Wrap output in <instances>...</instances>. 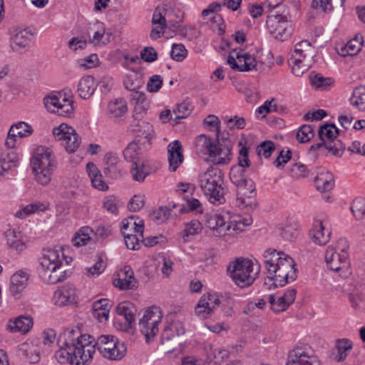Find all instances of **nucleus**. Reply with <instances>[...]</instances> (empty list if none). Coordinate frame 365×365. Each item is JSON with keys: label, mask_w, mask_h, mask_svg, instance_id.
<instances>
[{"label": "nucleus", "mask_w": 365, "mask_h": 365, "mask_svg": "<svg viewBox=\"0 0 365 365\" xmlns=\"http://www.w3.org/2000/svg\"><path fill=\"white\" fill-rule=\"evenodd\" d=\"M117 343V338L113 335H101L95 341L89 334H81L79 329H67L62 332L57 339L59 347L55 357L61 364L71 365H87L93 357L97 349L101 354L110 360H120L127 352L125 344H118V352L115 355L110 350Z\"/></svg>", "instance_id": "nucleus-1"}, {"label": "nucleus", "mask_w": 365, "mask_h": 365, "mask_svg": "<svg viewBox=\"0 0 365 365\" xmlns=\"http://www.w3.org/2000/svg\"><path fill=\"white\" fill-rule=\"evenodd\" d=\"M263 264L269 274L265 279L264 284L283 287L297 279V268L294 260L283 252L268 249L263 255Z\"/></svg>", "instance_id": "nucleus-2"}, {"label": "nucleus", "mask_w": 365, "mask_h": 365, "mask_svg": "<svg viewBox=\"0 0 365 365\" xmlns=\"http://www.w3.org/2000/svg\"><path fill=\"white\" fill-rule=\"evenodd\" d=\"M198 182L210 202L218 205L225 202L227 189L225 187L224 173L220 168L210 166L199 175Z\"/></svg>", "instance_id": "nucleus-3"}, {"label": "nucleus", "mask_w": 365, "mask_h": 365, "mask_svg": "<svg viewBox=\"0 0 365 365\" xmlns=\"http://www.w3.org/2000/svg\"><path fill=\"white\" fill-rule=\"evenodd\" d=\"M196 143L198 146L206 150L215 164H227L231 160L233 143L228 133L216 135L215 139L206 135H200L196 138Z\"/></svg>", "instance_id": "nucleus-4"}, {"label": "nucleus", "mask_w": 365, "mask_h": 365, "mask_svg": "<svg viewBox=\"0 0 365 365\" xmlns=\"http://www.w3.org/2000/svg\"><path fill=\"white\" fill-rule=\"evenodd\" d=\"M30 164L36 180L42 185H46L51 182L57 168V161L53 151L45 146L35 149Z\"/></svg>", "instance_id": "nucleus-5"}, {"label": "nucleus", "mask_w": 365, "mask_h": 365, "mask_svg": "<svg viewBox=\"0 0 365 365\" xmlns=\"http://www.w3.org/2000/svg\"><path fill=\"white\" fill-rule=\"evenodd\" d=\"M69 264L71 258L64 255L61 250L46 249L43 250V256L39 264L43 271L42 277L50 284H56L66 279L65 270L63 269V262Z\"/></svg>", "instance_id": "nucleus-6"}, {"label": "nucleus", "mask_w": 365, "mask_h": 365, "mask_svg": "<svg viewBox=\"0 0 365 365\" xmlns=\"http://www.w3.org/2000/svg\"><path fill=\"white\" fill-rule=\"evenodd\" d=\"M349 245L345 239H339L335 246H329L325 253V262L330 270L339 272L342 278H347L351 273L348 258Z\"/></svg>", "instance_id": "nucleus-7"}, {"label": "nucleus", "mask_w": 365, "mask_h": 365, "mask_svg": "<svg viewBox=\"0 0 365 365\" xmlns=\"http://www.w3.org/2000/svg\"><path fill=\"white\" fill-rule=\"evenodd\" d=\"M254 263L249 259L237 258L230 263L227 271L235 283L240 287H245L253 284L260 271L259 265L254 267Z\"/></svg>", "instance_id": "nucleus-8"}, {"label": "nucleus", "mask_w": 365, "mask_h": 365, "mask_svg": "<svg viewBox=\"0 0 365 365\" xmlns=\"http://www.w3.org/2000/svg\"><path fill=\"white\" fill-rule=\"evenodd\" d=\"M315 49L312 44L303 40L295 45L291 56L292 73L296 76H301L314 63Z\"/></svg>", "instance_id": "nucleus-9"}, {"label": "nucleus", "mask_w": 365, "mask_h": 365, "mask_svg": "<svg viewBox=\"0 0 365 365\" xmlns=\"http://www.w3.org/2000/svg\"><path fill=\"white\" fill-rule=\"evenodd\" d=\"M267 26L275 38L285 41L291 36L293 31L292 24L286 16L282 14H271L267 16Z\"/></svg>", "instance_id": "nucleus-10"}, {"label": "nucleus", "mask_w": 365, "mask_h": 365, "mask_svg": "<svg viewBox=\"0 0 365 365\" xmlns=\"http://www.w3.org/2000/svg\"><path fill=\"white\" fill-rule=\"evenodd\" d=\"M237 187L236 205L241 209H254L257 206L255 185L252 180H244L243 183L235 185Z\"/></svg>", "instance_id": "nucleus-11"}, {"label": "nucleus", "mask_w": 365, "mask_h": 365, "mask_svg": "<svg viewBox=\"0 0 365 365\" xmlns=\"http://www.w3.org/2000/svg\"><path fill=\"white\" fill-rule=\"evenodd\" d=\"M185 333L183 324L180 321H174L167 326L160 337L161 344L164 350L171 353L176 349V346L180 344L179 336Z\"/></svg>", "instance_id": "nucleus-12"}, {"label": "nucleus", "mask_w": 365, "mask_h": 365, "mask_svg": "<svg viewBox=\"0 0 365 365\" xmlns=\"http://www.w3.org/2000/svg\"><path fill=\"white\" fill-rule=\"evenodd\" d=\"M182 15L175 14V11L170 6L165 5L162 8L157 7L152 18L153 24H158L161 26L177 29L182 22Z\"/></svg>", "instance_id": "nucleus-13"}, {"label": "nucleus", "mask_w": 365, "mask_h": 365, "mask_svg": "<svg viewBox=\"0 0 365 365\" xmlns=\"http://www.w3.org/2000/svg\"><path fill=\"white\" fill-rule=\"evenodd\" d=\"M43 102L48 111L56 113L58 115L69 116L73 110V101L65 97L52 95L45 97Z\"/></svg>", "instance_id": "nucleus-14"}, {"label": "nucleus", "mask_w": 365, "mask_h": 365, "mask_svg": "<svg viewBox=\"0 0 365 365\" xmlns=\"http://www.w3.org/2000/svg\"><path fill=\"white\" fill-rule=\"evenodd\" d=\"M221 301L216 293H205L195 306V314L202 319L210 317L215 309L220 306Z\"/></svg>", "instance_id": "nucleus-15"}, {"label": "nucleus", "mask_w": 365, "mask_h": 365, "mask_svg": "<svg viewBox=\"0 0 365 365\" xmlns=\"http://www.w3.org/2000/svg\"><path fill=\"white\" fill-rule=\"evenodd\" d=\"M286 365H320V363L305 348L297 346L289 351Z\"/></svg>", "instance_id": "nucleus-16"}, {"label": "nucleus", "mask_w": 365, "mask_h": 365, "mask_svg": "<svg viewBox=\"0 0 365 365\" xmlns=\"http://www.w3.org/2000/svg\"><path fill=\"white\" fill-rule=\"evenodd\" d=\"M227 63L232 69L240 72L251 71L257 63L256 58L247 53H236L235 56L230 53L227 58Z\"/></svg>", "instance_id": "nucleus-17"}, {"label": "nucleus", "mask_w": 365, "mask_h": 365, "mask_svg": "<svg viewBox=\"0 0 365 365\" xmlns=\"http://www.w3.org/2000/svg\"><path fill=\"white\" fill-rule=\"evenodd\" d=\"M29 277L30 274L24 269L16 271L11 277L9 292L16 299L22 297V293L28 285Z\"/></svg>", "instance_id": "nucleus-18"}, {"label": "nucleus", "mask_w": 365, "mask_h": 365, "mask_svg": "<svg viewBox=\"0 0 365 365\" xmlns=\"http://www.w3.org/2000/svg\"><path fill=\"white\" fill-rule=\"evenodd\" d=\"M206 226L215 232L217 236L225 235L230 228L231 225L227 222L225 216L221 213L211 212L205 215Z\"/></svg>", "instance_id": "nucleus-19"}, {"label": "nucleus", "mask_w": 365, "mask_h": 365, "mask_svg": "<svg viewBox=\"0 0 365 365\" xmlns=\"http://www.w3.org/2000/svg\"><path fill=\"white\" fill-rule=\"evenodd\" d=\"M103 163L106 165L103 169L104 174L112 179L122 177V169L120 166V159L116 153L110 151L105 154Z\"/></svg>", "instance_id": "nucleus-20"}, {"label": "nucleus", "mask_w": 365, "mask_h": 365, "mask_svg": "<svg viewBox=\"0 0 365 365\" xmlns=\"http://www.w3.org/2000/svg\"><path fill=\"white\" fill-rule=\"evenodd\" d=\"M168 160L169 163V170L175 172L182 163L184 156L182 154V148L181 143L175 140L170 143L168 145Z\"/></svg>", "instance_id": "nucleus-21"}, {"label": "nucleus", "mask_w": 365, "mask_h": 365, "mask_svg": "<svg viewBox=\"0 0 365 365\" xmlns=\"http://www.w3.org/2000/svg\"><path fill=\"white\" fill-rule=\"evenodd\" d=\"M331 234V230L325 228L322 220H316L313 222L309 235L315 244L324 245L329 242Z\"/></svg>", "instance_id": "nucleus-22"}, {"label": "nucleus", "mask_w": 365, "mask_h": 365, "mask_svg": "<svg viewBox=\"0 0 365 365\" xmlns=\"http://www.w3.org/2000/svg\"><path fill=\"white\" fill-rule=\"evenodd\" d=\"M115 287L120 289H134L138 287V280L134 276V272L130 267H125L120 270L119 278L113 281Z\"/></svg>", "instance_id": "nucleus-23"}, {"label": "nucleus", "mask_w": 365, "mask_h": 365, "mask_svg": "<svg viewBox=\"0 0 365 365\" xmlns=\"http://www.w3.org/2000/svg\"><path fill=\"white\" fill-rule=\"evenodd\" d=\"M75 297V287L71 284H65L54 292L53 299L56 305L62 307L72 303Z\"/></svg>", "instance_id": "nucleus-24"}, {"label": "nucleus", "mask_w": 365, "mask_h": 365, "mask_svg": "<svg viewBox=\"0 0 365 365\" xmlns=\"http://www.w3.org/2000/svg\"><path fill=\"white\" fill-rule=\"evenodd\" d=\"M115 310L118 315L123 317L125 321L124 330L129 332L132 329L136 312L134 304L130 302L125 301L118 304Z\"/></svg>", "instance_id": "nucleus-25"}, {"label": "nucleus", "mask_w": 365, "mask_h": 365, "mask_svg": "<svg viewBox=\"0 0 365 365\" xmlns=\"http://www.w3.org/2000/svg\"><path fill=\"white\" fill-rule=\"evenodd\" d=\"M353 348V343L348 339H337L332 349L331 357L336 362H342Z\"/></svg>", "instance_id": "nucleus-26"}, {"label": "nucleus", "mask_w": 365, "mask_h": 365, "mask_svg": "<svg viewBox=\"0 0 365 365\" xmlns=\"http://www.w3.org/2000/svg\"><path fill=\"white\" fill-rule=\"evenodd\" d=\"M31 34L26 29L18 31L10 39V46L15 52L21 53V50H28L31 42Z\"/></svg>", "instance_id": "nucleus-27"}, {"label": "nucleus", "mask_w": 365, "mask_h": 365, "mask_svg": "<svg viewBox=\"0 0 365 365\" xmlns=\"http://www.w3.org/2000/svg\"><path fill=\"white\" fill-rule=\"evenodd\" d=\"M97 88V83L91 76H86L80 80L77 92L83 99H88L94 93Z\"/></svg>", "instance_id": "nucleus-28"}, {"label": "nucleus", "mask_w": 365, "mask_h": 365, "mask_svg": "<svg viewBox=\"0 0 365 365\" xmlns=\"http://www.w3.org/2000/svg\"><path fill=\"white\" fill-rule=\"evenodd\" d=\"M33 324L32 319L29 317L20 316L14 320L9 322L7 329L12 333H27Z\"/></svg>", "instance_id": "nucleus-29"}, {"label": "nucleus", "mask_w": 365, "mask_h": 365, "mask_svg": "<svg viewBox=\"0 0 365 365\" xmlns=\"http://www.w3.org/2000/svg\"><path fill=\"white\" fill-rule=\"evenodd\" d=\"M112 304L108 299H101L93 304V315L95 318L102 322L108 320Z\"/></svg>", "instance_id": "nucleus-30"}, {"label": "nucleus", "mask_w": 365, "mask_h": 365, "mask_svg": "<svg viewBox=\"0 0 365 365\" xmlns=\"http://www.w3.org/2000/svg\"><path fill=\"white\" fill-rule=\"evenodd\" d=\"M86 167L93 186L99 190H106L108 186L103 181V175L96 165L93 163H88Z\"/></svg>", "instance_id": "nucleus-31"}, {"label": "nucleus", "mask_w": 365, "mask_h": 365, "mask_svg": "<svg viewBox=\"0 0 365 365\" xmlns=\"http://www.w3.org/2000/svg\"><path fill=\"white\" fill-rule=\"evenodd\" d=\"M142 321L146 322V324L153 325L151 328L153 334H157L158 332V324L162 320V314L157 307L149 308L145 312Z\"/></svg>", "instance_id": "nucleus-32"}, {"label": "nucleus", "mask_w": 365, "mask_h": 365, "mask_svg": "<svg viewBox=\"0 0 365 365\" xmlns=\"http://www.w3.org/2000/svg\"><path fill=\"white\" fill-rule=\"evenodd\" d=\"M316 188L323 192L331 190L334 185L333 176L329 171L322 172L314 178Z\"/></svg>", "instance_id": "nucleus-33"}, {"label": "nucleus", "mask_w": 365, "mask_h": 365, "mask_svg": "<svg viewBox=\"0 0 365 365\" xmlns=\"http://www.w3.org/2000/svg\"><path fill=\"white\" fill-rule=\"evenodd\" d=\"M128 111L126 102L122 99H115L108 103L107 112L110 118H118L125 114Z\"/></svg>", "instance_id": "nucleus-34"}, {"label": "nucleus", "mask_w": 365, "mask_h": 365, "mask_svg": "<svg viewBox=\"0 0 365 365\" xmlns=\"http://www.w3.org/2000/svg\"><path fill=\"white\" fill-rule=\"evenodd\" d=\"M362 45V36H356L354 39L349 41L347 43L341 48L339 54L343 56L356 55L361 51Z\"/></svg>", "instance_id": "nucleus-35"}, {"label": "nucleus", "mask_w": 365, "mask_h": 365, "mask_svg": "<svg viewBox=\"0 0 365 365\" xmlns=\"http://www.w3.org/2000/svg\"><path fill=\"white\" fill-rule=\"evenodd\" d=\"M6 238L8 246L18 252H21L26 249V243L22 240L19 239L17 233L14 230L9 229L4 233Z\"/></svg>", "instance_id": "nucleus-36"}, {"label": "nucleus", "mask_w": 365, "mask_h": 365, "mask_svg": "<svg viewBox=\"0 0 365 365\" xmlns=\"http://www.w3.org/2000/svg\"><path fill=\"white\" fill-rule=\"evenodd\" d=\"M131 97L132 100L135 101L136 104L134 108L133 116L135 118H138V115H140L142 112H145L147 109V106H148L146 96L145 93L135 90V91H133Z\"/></svg>", "instance_id": "nucleus-37"}, {"label": "nucleus", "mask_w": 365, "mask_h": 365, "mask_svg": "<svg viewBox=\"0 0 365 365\" xmlns=\"http://www.w3.org/2000/svg\"><path fill=\"white\" fill-rule=\"evenodd\" d=\"M32 133V127L24 121L12 125L9 129V135L13 137L25 138L31 135Z\"/></svg>", "instance_id": "nucleus-38"}, {"label": "nucleus", "mask_w": 365, "mask_h": 365, "mask_svg": "<svg viewBox=\"0 0 365 365\" xmlns=\"http://www.w3.org/2000/svg\"><path fill=\"white\" fill-rule=\"evenodd\" d=\"M280 236L287 241H293L299 235V225L296 222H289L279 229Z\"/></svg>", "instance_id": "nucleus-39"}, {"label": "nucleus", "mask_w": 365, "mask_h": 365, "mask_svg": "<svg viewBox=\"0 0 365 365\" xmlns=\"http://www.w3.org/2000/svg\"><path fill=\"white\" fill-rule=\"evenodd\" d=\"M338 133L339 130L333 123H326L322 125L318 131L319 139L327 142H331L334 138H336Z\"/></svg>", "instance_id": "nucleus-40"}, {"label": "nucleus", "mask_w": 365, "mask_h": 365, "mask_svg": "<svg viewBox=\"0 0 365 365\" xmlns=\"http://www.w3.org/2000/svg\"><path fill=\"white\" fill-rule=\"evenodd\" d=\"M350 102L359 110L365 108V86H360L354 89Z\"/></svg>", "instance_id": "nucleus-41"}, {"label": "nucleus", "mask_w": 365, "mask_h": 365, "mask_svg": "<svg viewBox=\"0 0 365 365\" xmlns=\"http://www.w3.org/2000/svg\"><path fill=\"white\" fill-rule=\"evenodd\" d=\"M130 173L133 180L142 182L149 175L148 170L145 169L144 162L143 160L136 161L132 164Z\"/></svg>", "instance_id": "nucleus-42"}, {"label": "nucleus", "mask_w": 365, "mask_h": 365, "mask_svg": "<svg viewBox=\"0 0 365 365\" xmlns=\"http://www.w3.org/2000/svg\"><path fill=\"white\" fill-rule=\"evenodd\" d=\"M47 209V207L45 206L43 203L38 202V203H31L29 205H27L26 206L24 207L19 211H17L15 214V217L24 219L29 215L36 212V211H43Z\"/></svg>", "instance_id": "nucleus-43"}, {"label": "nucleus", "mask_w": 365, "mask_h": 365, "mask_svg": "<svg viewBox=\"0 0 365 365\" xmlns=\"http://www.w3.org/2000/svg\"><path fill=\"white\" fill-rule=\"evenodd\" d=\"M309 78L312 86L322 90H327L334 83V80L332 78H324L321 74L311 73Z\"/></svg>", "instance_id": "nucleus-44"}, {"label": "nucleus", "mask_w": 365, "mask_h": 365, "mask_svg": "<svg viewBox=\"0 0 365 365\" xmlns=\"http://www.w3.org/2000/svg\"><path fill=\"white\" fill-rule=\"evenodd\" d=\"M125 88L130 91L138 90L143 84L142 78L136 73L127 75L123 81Z\"/></svg>", "instance_id": "nucleus-45"}, {"label": "nucleus", "mask_w": 365, "mask_h": 365, "mask_svg": "<svg viewBox=\"0 0 365 365\" xmlns=\"http://www.w3.org/2000/svg\"><path fill=\"white\" fill-rule=\"evenodd\" d=\"M194 211L197 213H202L203 209L201 202L197 199L192 197L187 199L186 203L180 207L179 213H187Z\"/></svg>", "instance_id": "nucleus-46"}, {"label": "nucleus", "mask_w": 365, "mask_h": 365, "mask_svg": "<svg viewBox=\"0 0 365 365\" xmlns=\"http://www.w3.org/2000/svg\"><path fill=\"white\" fill-rule=\"evenodd\" d=\"M138 150L139 145L136 142L133 141L130 143L123 150L125 160L133 163L136 161H140L141 160L138 158Z\"/></svg>", "instance_id": "nucleus-47"}, {"label": "nucleus", "mask_w": 365, "mask_h": 365, "mask_svg": "<svg viewBox=\"0 0 365 365\" xmlns=\"http://www.w3.org/2000/svg\"><path fill=\"white\" fill-rule=\"evenodd\" d=\"M230 178L234 185L243 183L244 180L249 179L245 175V169L242 168L240 165H235L231 168Z\"/></svg>", "instance_id": "nucleus-48"}, {"label": "nucleus", "mask_w": 365, "mask_h": 365, "mask_svg": "<svg viewBox=\"0 0 365 365\" xmlns=\"http://www.w3.org/2000/svg\"><path fill=\"white\" fill-rule=\"evenodd\" d=\"M21 349L24 351L26 358L31 364L37 363L40 360V350L34 345L23 344Z\"/></svg>", "instance_id": "nucleus-49"}, {"label": "nucleus", "mask_w": 365, "mask_h": 365, "mask_svg": "<svg viewBox=\"0 0 365 365\" xmlns=\"http://www.w3.org/2000/svg\"><path fill=\"white\" fill-rule=\"evenodd\" d=\"M123 236L125 244L128 249L132 250H138L140 249L141 238L139 236V233L135 232V234H133L123 231Z\"/></svg>", "instance_id": "nucleus-50"}, {"label": "nucleus", "mask_w": 365, "mask_h": 365, "mask_svg": "<svg viewBox=\"0 0 365 365\" xmlns=\"http://www.w3.org/2000/svg\"><path fill=\"white\" fill-rule=\"evenodd\" d=\"M314 137V129L311 125H303L297 133V139L301 143H307Z\"/></svg>", "instance_id": "nucleus-51"}, {"label": "nucleus", "mask_w": 365, "mask_h": 365, "mask_svg": "<svg viewBox=\"0 0 365 365\" xmlns=\"http://www.w3.org/2000/svg\"><path fill=\"white\" fill-rule=\"evenodd\" d=\"M73 132H74V129L65 123H62L58 127L53 129V134L58 140L66 141L67 137H69Z\"/></svg>", "instance_id": "nucleus-52"}, {"label": "nucleus", "mask_w": 365, "mask_h": 365, "mask_svg": "<svg viewBox=\"0 0 365 365\" xmlns=\"http://www.w3.org/2000/svg\"><path fill=\"white\" fill-rule=\"evenodd\" d=\"M190 104L188 102L184 101L181 103H179L173 109V114H175L173 120L178 121L180 119L185 118L190 115Z\"/></svg>", "instance_id": "nucleus-53"}, {"label": "nucleus", "mask_w": 365, "mask_h": 365, "mask_svg": "<svg viewBox=\"0 0 365 365\" xmlns=\"http://www.w3.org/2000/svg\"><path fill=\"white\" fill-rule=\"evenodd\" d=\"M351 210L356 219L363 218L365 215V199L364 197H356L354 199L351 206Z\"/></svg>", "instance_id": "nucleus-54"}, {"label": "nucleus", "mask_w": 365, "mask_h": 365, "mask_svg": "<svg viewBox=\"0 0 365 365\" xmlns=\"http://www.w3.org/2000/svg\"><path fill=\"white\" fill-rule=\"evenodd\" d=\"M202 229L201 222L197 220H193L190 222L185 224V229L184 230L183 238L187 240L190 236H194L198 234Z\"/></svg>", "instance_id": "nucleus-55"}, {"label": "nucleus", "mask_w": 365, "mask_h": 365, "mask_svg": "<svg viewBox=\"0 0 365 365\" xmlns=\"http://www.w3.org/2000/svg\"><path fill=\"white\" fill-rule=\"evenodd\" d=\"M171 58L176 61H182L187 56V51L182 43H173L170 52Z\"/></svg>", "instance_id": "nucleus-56"}, {"label": "nucleus", "mask_w": 365, "mask_h": 365, "mask_svg": "<svg viewBox=\"0 0 365 365\" xmlns=\"http://www.w3.org/2000/svg\"><path fill=\"white\" fill-rule=\"evenodd\" d=\"M80 144L81 138L74 130V132H73L69 137H67V139L65 141V148L67 152L73 153L77 150Z\"/></svg>", "instance_id": "nucleus-57"}, {"label": "nucleus", "mask_w": 365, "mask_h": 365, "mask_svg": "<svg viewBox=\"0 0 365 365\" xmlns=\"http://www.w3.org/2000/svg\"><path fill=\"white\" fill-rule=\"evenodd\" d=\"M138 229L139 236L141 238V243H143L145 247H153L164 240V237L163 235L150 236L145 238L143 237V225L138 226Z\"/></svg>", "instance_id": "nucleus-58"}, {"label": "nucleus", "mask_w": 365, "mask_h": 365, "mask_svg": "<svg viewBox=\"0 0 365 365\" xmlns=\"http://www.w3.org/2000/svg\"><path fill=\"white\" fill-rule=\"evenodd\" d=\"M326 149L331 151L335 156H341L345 150V145L340 140H338L336 138L331 142H327Z\"/></svg>", "instance_id": "nucleus-59"}, {"label": "nucleus", "mask_w": 365, "mask_h": 365, "mask_svg": "<svg viewBox=\"0 0 365 365\" xmlns=\"http://www.w3.org/2000/svg\"><path fill=\"white\" fill-rule=\"evenodd\" d=\"M274 150L275 146L274 143L272 141L267 140L262 142L257 147V153L259 156H264L265 158H269Z\"/></svg>", "instance_id": "nucleus-60"}, {"label": "nucleus", "mask_w": 365, "mask_h": 365, "mask_svg": "<svg viewBox=\"0 0 365 365\" xmlns=\"http://www.w3.org/2000/svg\"><path fill=\"white\" fill-rule=\"evenodd\" d=\"M120 201L114 196H108L103 200V207L108 212L113 214H117L118 207H120Z\"/></svg>", "instance_id": "nucleus-61"}, {"label": "nucleus", "mask_w": 365, "mask_h": 365, "mask_svg": "<svg viewBox=\"0 0 365 365\" xmlns=\"http://www.w3.org/2000/svg\"><path fill=\"white\" fill-rule=\"evenodd\" d=\"M144 196L135 195L129 201L128 207L130 211L138 212L144 206Z\"/></svg>", "instance_id": "nucleus-62"}, {"label": "nucleus", "mask_w": 365, "mask_h": 365, "mask_svg": "<svg viewBox=\"0 0 365 365\" xmlns=\"http://www.w3.org/2000/svg\"><path fill=\"white\" fill-rule=\"evenodd\" d=\"M163 85V78L160 75H154L150 77L147 83V89L149 92H158Z\"/></svg>", "instance_id": "nucleus-63"}, {"label": "nucleus", "mask_w": 365, "mask_h": 365, "mask_svg": "<svg viewBox=\"0 0 365 365\" xmlns=\"http://www.w3.org/2000/svg\"><path fill=\"white\" fill-rule=\"evenodd\" d=\"M170 209L167 207H161L153 211V217L158 223L163 222L168 220L170 215Z\"/></svg>", "instance_id": "nucleus-64"}]
</instances>
